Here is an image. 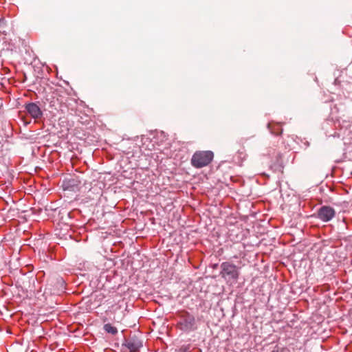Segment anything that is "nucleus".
Segmentation results:
<instances>
[{
	"mask_svg": "<svg viewBox=\"0 0 352 352\" xmlns=\"http://www.w3.org/2000/svg\"><path fill=\"white\" fill-rule=\"evenodd\" d=\"M221 276L224 278H229L236 280L239 276L238 267L230 262H223L221 264Z\"/></svg>",
	"mask_w": 352,
	"mask_h": 352,
	"instance_id": "obj_2",
	"label": "nucleus"
},
{
	"mask_svg": "<svg viewBox=\"0 0 352 352\" xmlns=\"http://www.w3.org/2000/svg\"><path fill=\"white\" fill-rule=\"evenodd\" d=\"M214 153L210 151H196L192 158L191 164L197 168L208 166L213 160Z\"/></svg>",
	"mask_w": 352,
	"mask_h": 352,
	"instance_id": "obj_1",
	"label": "nucleus"
},
{
	"mask_svg": "<svg viewBox=\"0 0 352 352\" xmlns=\"http://www.w3.org/2000/svg\"><path fill=\"white\" fill-rule=\"evenodd\" d=\"M268 129L270 130L271 133L274 135H280L283 132V129L279 124H268Z\"/></svg>",
	"mask_w": 352,
	"mask_h": 352,
	"instance_id": "obj_7",
	"label": "nucleus"
},
{
	"mask_svg": "<svg viewBox=\"0 0 352 352\" xmlns=\"http://www.w3.org/2000/svg\"><path fill=\"white\" fill-rule=\"evenodd\" d=\"M104 330L110 334L116 335L118 333V329L116 327L112 326L111 324H105L104 325Z\"/></svg>",
	"mask_w": 352,
	"mask_h": 352,
	"instance_id": "obj_8",
	"label": "nucleus"
},
{
	"mask_svg": "<svg viewBox=\"0 0 352 352\" xmlns=\"http://www.w3.org/2000/svg\"><path fill=\"white\" fill-rule=\"evenodd\" d=\"M25 108L31 117L34 119L39 118L42 116V111L36 103L30 102L26 104Z\"/></svg>",
	"mask_w": 352,
	"mask_h": 352,
	"instance_id": "obj_5",
	"label": "nucleus"
},
{
	"mask_svg": "<svg viewBox=\"0 0 352 352\" xmlns=\"http://www.w3.org/2000/svg\"><path fill=\"white\" fill-rule=\"evenodd\" d=\"M195 324V319L194 316L186 314L178 323L180 329L184 331H188L194 329Z\"/></svg>",
	"mask_w": 352,
	"mask_h": 352,
	"instance_id": "obj_3",
	"label": "nucleus"
},
{
	"mask_svg": "<svg viewBox=\"0 0 352 352\" xmlns=\"http://www.w3.org/2000/svg\"><path fill=\"white\" fill-rule=\"evenodd\" d=\"M179 352H188V349L186 347H182L179 349Z\"/></svg>",
	"mask_w": 352,
	"mask_h": 352,
	"instance_id": "obj_9",
	"label": "nucleus"
},
{
	"mask_svg": "<svg viewBox=\"0 0 352 352\" xmlns=\"http://www.w3.org/2000/svg\"><path fill=\"white\" fill-rule=\"evenodd\" d=\"M124 345L129 349L130 352H136L142 346V343L139 339L133 338L126 340Z\"/></svg>",
	"mask_w": 352,
	"mask_h": 352,
	"instance_id": "obj_6",
	"label": "nucleus"
},
{
	"mask_svg": "<svg viewBox=\"0 0 352 352\" xmlns=\"http://www.w3.org/2000/svg\"><path fill=\"white\" fill-rule=\"evenodd\" d=\"M334 209L330 206H322L318 211V218L325 222L332 219L335 216Z\"/></svg>",
	"mask_w": 352,
	"mask_h": 352,
	"instance_id": "obj_4",
	"label": "nucleus"
}]
</instances>
